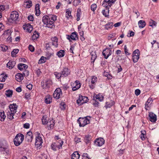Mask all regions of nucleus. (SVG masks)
Wrapping results in <instances>:
<instances>
[{
  "label": "nucleus",
  "mask_w": 159,
  "mask_h": 159,
  "mask_svg": "<svg viewBox=\"0 0 159 159\" xmlns=\"http://www.w3.org/2000/svg\"><path fill=\"white\" fill-rule=\"evenodd\" d=\"M11 30L10 29H8L7 30H5L4 33L3 34V36L5 38L8 37V36H10L11 35Z\"/></svg>",
  "instance_id": "26"
},
{
  "label": "nucleus",
  "mask_w": 159,
  "mask_h": 159,
  "mask_svg": "<svg viewBox=\"0 0 159 159\" xmlns=\"http://www.w3.org/2000/svg\"><path fill=\"white\" fill-rule=\"evenodd\" d=\"M153 101V100L151 98H149L147 101L145 103V109L147 110H148V108L149 107V106H150L151 104L152 103Z\"/></svg>",
  "instance_id": "22"
},
{
  "label": "nucleus",
  "mask_w": 159,
  "mask_h": 159,
  "mask_svg": "<svg viewBox=\"0 0 159 159\" xmlns=\"http://www.w3.org/2000/svg\"><path fill=\"white\" fill-rule=\"evenodd\" d=\"M54 74L55 75L56 77L58 79H59L61 77H63L61 73H58L57 72H54Z\"/></svg>",
  "instance_id": "42"
},
{
  "label": "nucleus",
  "mask_w": 159,
  "mask_h": 159,
  "mask_svg": "<svg viewBox=\"0 0 159 159\" xmlns=\"http://www.w3.org/2000/svg\"><path fill=\"white\" fill-rule=\"evenodd\" d=\"M105 141L102 138H99L96 139L94 141L95 144L98 146H101L104 143Z\"/></svg>",
  "instance_id": "10"
},
{
  "label": "nucleus",
  "mask_w": 159,
  "mask_h": 159,
  "mask_svg": "<svg viewBox=\"0 0 159 159\" xmlns=\"http://www.w3.org/2000/svg\"><path fill=\"white\" fill-rule=\"evenodd\" d=\"M149 120L152 122H155L157 120V116L152 112L149 113Z\"/></svg>",
  "instance_id": "14"
},
{
  "label": "nucleus",
  "mask_w": 159,
  "mask_h": 159,
  "mask_svg": "<svg viewBox=\"0 0 159 159\" xmlns=\"http://www.w3.org/2000/svg\"><path fill=\"white\" fill-rule=\"evenodd\" d=\"M28 19L30 21H33L34 19V17L32 15H30L28 16Z\"/></svg>",
  "instance_id": "62"
},
{
  "label": "nucleus",
  "mask_w": 159,
  "mask_h": 159,
  "mask_svg": "<svg viewBox=\"0 0 159 159\" xmlns=\"http://www.w3.org/2000/svg\"><path fill=\"white\" fill-rule=\"evenodd\" d=\"M24 138V136L23 134H17L14 139V142L15 145L18 146L22 143Z\"/></svg>",
  "instance_id": "3"
},
{
  "label": "nucleus",
  "mask_w": 159,
  "mask_h": 159,
  "mask_svg": "<svg viewBox=\"0 0 159 159\" xmlns=\"http://www.w3.org/2000/svg\"><path fill=\"white\" fill-rule=\"evenodd\" d=\"M39 135L40 134L39 133L38 137H36L35 145L37 146V147L40 146L43 143L42 138L39 136Z\"/></svg>",
  "instance_id": "13"
},
{
  "label": "nucleus",
  "mask_w": 159,
  "mask_h": 159,
  "mask_svg": "<svg viewBox=\"0 0 159 159\" xmlns=\"http://www.w3.org/2000/svg\"><path fill=\"white\" fill-rule=\"evenodd\" d=\"M1 50L3 51H6L8 49V47L6 46H2L1 47Z\"/></svg>",
  "instance_id": "55"
},
{
  "label": "nucleus",
  "mask_w": 159,
  "mask_h": 159,
  "mask_svg": "<svg viewBox=\"0 0 159 159\" xmlns=\"http://www.w3.org/2000/svg\"><path fill=\"white\" fill-rule=\"evenodd\" d=\"M81 86V84L78 80H76L73 84V86L72 87V90L75 91L79 89Z\"/></svg>",
  "instance_id": "15"
},
{
  "label": "nucleus",
  "mask_w": 159,
  "mask_h": 159,
  "mask_svg": "<svg viewBox=\"0 0 159 159\" xmlns=\"http://www.w3.org/2000/svg\"><path fill=\"white\" fill-rule=\"evenodd\" d=\"M65 51L64 50H61L57 53V55L59 57H62L64 56Z\"/></svg>",
  "instance_id": "31"
},
{
  "label": "nucleus",
  "mask_w": 159,
  "mask_h": 159,
  "mask_svg": "<svg viewBox=\"0 0 159 159\" xmlns=\"http://www.w3.org/2000/svg\"><path fill=\"white\" fill-rule=\"evenodd\" d=\"M39 33L38 31H35L34 32L32 36V39L34 40L36 39L39 37Z\"/></svg>",
  "instance_id": "34"
},
{
  "label": "nucleus",
  "mask_w": 159,
  "mask_h": 159,
  "mask_svg": "<svg viewBox=\"0 0 159 159\" xmlns=\"http://www.w3.org/2000/svg\"><path fill=\"white\" fill-rule=\"evenodd\" d=\"M84 140L86 143L87 144L90 143L92 139V137L89 135H85L84 137Z\"/></svg>",
  "instance_id": "28"
},
{
  "label": "nucleus",
  "mask_w": 159,
  "mask_h": 159,
  "mask_svg": "<svg viewBox=\"0 0 159 159\" xmlns=\"http://www.w3.org/2000/svg\"><path fill=\"white\" fill-rule=\"evenodd\" d=\"M94 54H91V60L93 61V62L94 63L95 60L96 59V57H97V55L95 53H94Z\"/></svg>",
  "instance_id": "49"
},
{
  "label": "nucleus",
  "mask_w": 159,
  "mask_h": 159,
  "mask_svg": "<svg viewBox=\"0 0 159 159\" xmlns=\"http://www.w3.org/2000/svg\"><path fill=\"white\" fill-rule=\"evenodd\" d=\"M115 35V33H112L111 34H110L108 37V39L109 40H110L112 38L114 37Z\"/></svg>",
  "instance_id": "59"
},
{
  "label": "nucleus",
  "mask_w": 159,
  "mask_h": 159,
  "mask_svg": "<svg viewBox=\"0 0 159 159\" xmlns=\"http://www.w3.org/2000/svg\"><path fill=\"white\" fill-rule=\"evenodd\" d=\"M5 94L7 97H11L13 94V91L11 90H8L6 91Z\"/></svg>",
  "instance_id": "38"
},
{
  "label": "nucleus",
  "mask_w": 159,
  "mask_h": 159,
  "mask_svg": "<svg viewBox=\"0 0 159 159\" xmlns=\"http://www.w3.org/2000/svg\"><path fill=\"white\" fill-rule=\"evenodd\" d=\"M97 81V78L95 76H93L92 77L91 83L92 84H95Z\"/></svg>",
  "instance_id": "52"
},
{
  "label": "nucleus",
  "mask_w": 159,
  "mask_h": 159,
  "mask_svg": "<svg viewBox=\"0 0 159 159\" xmlns=\"http://www.w3.org/2000/svg\"><path fill=\"white\" fill-rule=\"evenodd\" d=\"M16 79L18 82H20L23 79V75L20 73H17L15 76Z\"/></svg>",
  "instance_id": "23"
},
{
  "label": "nucleus",
  "mask_w": 159,
  "mask_h": 159,
  "mask_svg": "<svg viewBox=\"0 0 159 159\" xmlns=\"http://www.w3.org/2000/svg\"><path fill=\"white\" fill-rule=\"evenodd\" d=\"M113 23L112 22L108 23L105 25V28L106 30L111 29L113 27Z\"/></svg>",
  "instance_id": "37"
},
{
  "label": "nucleus",
  "mask_w": 159,
  "mask_h": 159,
  "mask_svg": "<svg viewBox=\"0 0 159 159\" xmlns=\"http://www.w3.org/2000/svg\"><path fill=\"white\" fill-rule=\"evenodd\" d=\"M106 9L105 10H103L102 11V13L106 17H108L109 16V8L107 7H105Z\"/></svg>",
  "instance_id": "24"
},
{
  "label": "nucleus",
  "mask_w": 159,
  "mask_h": 159,
  "mask_svg": "<svg viewBox=\"0 0 159 159\" xmlns=\"http://www.w3.org/2000/svg\"><path fill=\"white\" fill-rule=\"evenodd\" d=\"M51 40L52 41V42H57L58 41V39L56 37H54L52 38H51Z\"/></svg>",
  "instance_id": "64"
},
{
  "label": "nucleus",
  "mask_w": 159,
  "mask_h": 159,
  "mask_svg": "<svg viewBox=\"0 0 159 159\" xmlns=\"http://www.w3.org/2000/svg\"><path fill=\"white\" fill-rule=\"evenodd\" d=\"M52 84V82L51 80H48L45 81L44 84L42 85L43 88H50Z\"/></svg>",
  "instance_id": "21"
},
{
  "label": "nucleus",
  "mask_w": 159,
  "mask_h": 159,
  "mask_svg": "<svg viewBox=\"0 0 159 159\" xmlns=\"http://www.w3.org/2000/svg\"><path fill=\"white\" fill-rule=\"evenodd\" d=\"M17 108V106L16 103L11 104L9 106L10 111L13 113H16V110Z\"/></svg>",
  "instance_id": "16"
},
{
  "label": "nucleus",
  "mask_w": 159,
  "mask_h": 159,
  "mask_svg": "<svg viewBox=\"0 0 159 159\" xmlns=\"http://www.w3.org/2000/svg\"><path fill=\"white\" fill-rule=\"evenodd\" d=\"M139 56L138 55H134V56H132L133 60L134 62L136 63L138 61L139 58Z\"/></svg>",
  "instance_id": "44"
},
{
  "label": "nucleus",
  "mask_w": 159,
  "mask_h": 159,
  "mask_svg": "<svg viewBox=\"0 0 159 159\" xmlns=\"http://www.w3.org/2000/svg\"><path fill=\"white\" fill-rule=\"evenodd\" d=\"M63 144V141L62 140H61L60 142L56 141L51 144V148L53 150L55 151L57 150V148L59 149L61 148Z\"/></svg>",
  "instance_id": "5"
},
{
  "label": "nucleus",
  "mask_w": 159,
  "mask_h": 159,
  "mask_svg": "<svg viewBox=\"0 0 159 159\" xmlns=\"http://www.w3.org/2000/svg\"><path fill=\"white\" fill-rule=\"evenodd\" d=\"M111 50L109 48H106L104 49L102 52L103 56H104V58L107 59L111 54Z\"/></svg>",
  "instance_id": "7"
},
{
  "label": "nucleus",
  "mask_w": 159,
  "mask_h": 159,
  "mask_svg": "<svg viewBox=\"0 0 159 159\" xmlns=\"http://www.w3.org/2000/svg\"><path fill=\"white\" fill-rule=\"evenodd\" d=\"M77 35V33L76 32H74L72 33L70 35H66V38L69 40L70 41H71V39L76 40L77 39H78Z\"/></svg>",
  "instance_id": "9"
},
{
  "label": "nucleus",
  "mask_w": 159,
  "mask_h": 159,
  "mask_svg": "<svg viewBox=\"0 0 159 159\" xmlns=\"http://www.w3.org/2000/svg\"><path fill=\"white\" fill-rule=\"evenodd\" d=\"M29 72L27 70H25L24 72L23 73V75H24L25 76H27L29 75Z\"/></svg>",
  "instance_id": "61"
},
{
  "label": "nucleus",
  "mask_w": 159,
  "mask_h": 159,
  "mask_svg": "<svg viewBox=\"0 0 159 159\" xmlns=\"http://www.w3.org/2000/svg\"><path fill=\"white\" fill-rule=\"evenodd\" d=\"M29 50L32 52L34 51V47L31 45H30L29 46Z\"/></svg>",
  "instance_id": "57"
},
{
  "label": "nucleus",
  "mask_w": 159,
  "mask_h": 159,
  "mask_svg": "<svg viewBox=\"0 0 159 159\" xmlns=\"http://www.w3.org/2000/svg\"><path fill=\"white\" fill-rule=\"evenodd\" d=\"M157 23L156 21H154L153 20L151 19L149 22V25L150 26L153 27L154 26H156V25Z\"/></svg>",
  "instance_id": "43"
},
{
  "label": "nucleus",
  "mask_w": 159,
  "mask_h": 159,
  "mask_svg": "<svg viewBox=\"0 0 159 159\" xmlns=\"http://www.w3.org/2000/svg\"><path fill=\"white\" fill-rule=\"evenodd\" d=\"M97 8V5L96 4H92L91 6V9L93 11H94Z\"/></svg>",
  "instance_id": "51"
},
{
  "label": "nucleus",
  "mask_w": 159,
  "mask_h": 159,
  "mask_svg": "<svg viewBox=\"0 0 159 159\" xmlns=\"http://www.w3.org/2000/svg\"><path fill=\"white\" fill-rule=\"evenodd\" d=\"M141 135L140 137L142 140H144L145 139L146 137V132L144 130H142L141 131Z\"/></svg>",
  "instance_id": "35"
},
{
  "label": "nucleus",
  "mask_w": 159,
  "mask_h": 159,
  "mask_svg": "<svg viewBox=\"0 0 159 159\" xmlns=\"http://www.w3.org/2000/svg\"><path fill=\"white\" fill-rule=\"evenodd\" d=\"M140 93V90L139 89H136L135 91V94L137 96L139 95Z\"/></svg>",
  "instance_id": "60"
},
{
  "label": "nucleus",
  "mask_w": 159,
  "mask_h": 159,
  "mask_svg": "<svg viewBox=\"0 0 159 159\" xmlns=\"http://www.w3.org/2000/svg\"><path fill=\"white\" fill-rule=\"evenodd\" d=\"M81 2V0H74L73 1L74 5L75 6H77Z\"/></svg>",
  "instance_id": "47"
},
{
  "label": "nucleus",
  "mask_w": 159,
  "mask_h": 159,
  "mask_svg": "<svg viewBox=\"0 0 159 159\" xmlns=\"http://www.w3.org/2000/svg\"><path fill=\"white\" fill-rule=\"evenodd\" d=\"M54 120H50L49 122H48L46 118L44 116H43L42 119V124L43 125H46L48 124V130H50L52 129L54 126L55 123H54Z\"/></svg>",
  "instance_id": "4"
},
{
  "label": "nucleus",
  "mask_w": 159,
  "mask_h": 159,
  "mask_svg": "<svg viewBox=\"0 0 159 159\" xmlns=\"http://www.w3.org/2000/svg\"><path fill=\"white\" fill-rule=\"evenodd\" d=\"M79 98H80L82 100V104H83L84 103H86L87 101V99L88 98L85 96H82L81 95H79Z\"/></svg>",
  "instance_id": "39"
},
{
  "label": "nucleus",
  "mask_w": 159,
  "mask_h": 159,
  "mask_svg": "<svg viewBox=\"0 0 159 159\" xmlns=\"http://www.w3.org/2000/svg\"><path fill=\"white\" fill-rule=\"evenodd\" d=\"M28 67V65L23 63H20L17 66L18 69L21 71L23 70H25Z\"/></svg>",
  "instance_id": "20"
},
{
  "label": "nucleus",
  "mask_w": 159,
  "mask_h": 159,
  "mask_svg": "<svg viewBox=\"0 0 159 159\" xmlns=\"http://www.w3.org/2000/svg\"><path fill=\"white\" fill-rule=\"evenodd\" d=\"M112 106V104H111L109 103L108 102H106V105L105 106V107L107 108H110Z\"/></svg>",
  "instance_id": "58"
},
{
  "label": "nucleus",
  "mask_w": 159,
  "mask_h": 159,
  "mask_svg": "<svg viewBox=\"0 0 159 159\" xmlns=\"http://www.w3.org/2000/svg\"><path fill=\"white\" fill-rule=\"evenodd\" d=\"M16 64V62L14 61H9L7 64V66L10 69H12Z\"/></svg>",
  "instance_id": "19"
},
{
  "label": "nucleus",
  "mask_w": 159,
  "mask_h": 159,
  "mask_svg": "<svg viewBox=\"0 0 159 159\" xmlns=\"http://www.w3.org/2000/svg\"><path fill=\"white\" fill-rule=\"evenodd\" d=\"M30 125L29 123H26L24 125V127L26 129H28L30 128Z\"/></svg>",
  "instance_id": "63"
},
{
  "label": "nucleus",
  "mask_w": 159,
  "mask_h": 159,
  "mask_svg": "<svg viewBox=\"0 0 159 159\" xmlns=\"http://www.w3.org/2000/svg\"><path fill=\"white\" fill-rule=\"evenodd\" d=\"M19 51L18 49H14L11 52V56L13 57L15 56L16 55L17 53Z\"/></svg>",
  "instance_id": "45"
},
{
  "label": "nucleus",
  "mask_w": 159,
  "mask_h": 159,
  "mask_svg": "<svg viewBox=\"0 0 159 159\" xmlns=\"http://www.w3.org/2000/svg\"><path fill=\"white\" fill-rule=\"evenodd\" d=\"M49 18L52 21H53V23H54V21L57 20V16L55 15H50L48 16Z\"/></svg>",
  "instance_id": "40"
},
{
  "label": "nucleus",
  "mask_w": 159,
  "mask_h": 159,
  "mask_svg": "<svg viewBox=\"0 0 159 159\" xmlns=\"http://www.w3.org/2000/svg\"><path fill=\"white\" fill-rule=\"evenodd\" d=\"M52 99L51 96L49 95H48L45 97V102L47 104H50L52 102Z\"/></svg>",
  "instance_id": "27"
},
{
  "label": "nucleus",
  "mask_w": 159,
  "mask_h": 159,
  "mask_svg": "<svg viewBox=\"0 0 159 159\" xmlns=\"http://www.w3.org/2000/svg\"><path fill=\"white\" fill-rule=\"evenodd\" d=\"M63 77H66L70 74V70L67 68H64L61 72Z\"/></svg>",
  "instance_id": "17"
},
{
  "label": "nucleus",
  "mask_w": 159,
  "mask_h": 159,
  "mask_svg": "<svg viewBox=\"0 0 159 159\" xmlns=\"http://www.w3.org/2000/svg\"><path fill=\"white\" fill-rule=\"evenodd\" d=\"M66 16L67 18H69L70 17H72V16L71 15V11L69 9L66 10Z\"/></svg>",
  "instance_id": "41"
},
{
  "label": "nucleus",
  "mask_w": 159,
  "mask_h": 159,
  "mask_svg": "<svg viewBox=\"0 0 159 159\" xmlns=\"http://www.w3.org/2000/svg\"><path fill=\"white\" fill-rule=\"evenodd\" d=\"M140 54V52L139 49H137L135 50L133 52L132 56L134 55H138L139 56Z\"/></svg>",
  "instance_id": "48"
},
{
  "label": "nucleus",
  "mask_w": 159,
  "mask_h": 159,
  "mask_svg": "<svg viewBox=\"0 0 159 159\" xmlns=\"http://www.w3.org/2000/svg\"><path fill=\"white\" fill-rule=\"evenodd\" d=\"M30 95L29 93H26L25 94V98L27 99L30 98Z\"/></svg>",
  "instance_id": "56"
},
{
  "label": "nucleus",
  "mask_w": 159,
  "mask_h": 159,
  "mask_svg": "<svg viewBox=\"0 0 159 159\" xmlns=\"http://www.w3.org/2000/svg\"><path fill=\"white\" fill-rule=\"evenodd\" d=\"M33 138L32 132L30 131L27 132L25 137V140L29 143H31Z\"/></svg>",
  "instance_id": "11"
},
{
  "label": "nucleus",
  "mask_w": 159,
  "mask_h": 159,
  "mask_svg": "<svg viewBox=\"0 0 159 159\" xmlns=\"http://www.w3.org/2000/svg\"><path fill=\"white\" fill-rule=\"evenodd\" d=\"M45 62V58L43 57H42L39 61V64L44 63Z\"/></svg>",
  "instance_id": "50"
},
{
  "label": "nucleus",
  "mask_w": 159,
  "mask_h": 159,
  "mask_svg": "<svg viewBox=\"0 0 159 159\" xmlns=\"http://www.w3.org/2000/svg\"><path fill=\"white\" fill-rule=\"evenodd\" d=\"M23 28L24 30H26L29 32H30L33 29L32 26L29 24L24 25H23Z\"/></svg>",
  "instance_id": "18"
},
{
  "label": "nucleus",
  "mask_w": 159,
  "mask_h": 159,
  "mask_svg": "<svg viewBox=\"0 0 159 159\" xmlns=\"http://www.w3.org/2000/svg\"><path fill=\"white\" fill-rule=\"evenodd\" d=\"M42 20L44 24L45 25L46 27L51 29L54 28L55 25L53 23V21L50 20L48 16L47 15L44 16L42 18Z\"/></svg>",
  "instance_id": "1"
},
{
  "label": "nucleus",
  "mask_w": 159,
  "mask_h": 159,
  "mask_svg": "<svg viewBox=\"0 0 159 159\" xmlns=\"http://www.w3.org/2000/svg\"><path fill=\"white\" fill-rule=\"evenodd\" d=\"M6 117L4 111L0 110V120L1 121H3Z\"/></svg>",
  "instance_id": "33"
},
{
  "label": "nucleus",
  "mask_w": 159,
  "mask_h": 159,
  "mask_svg": "<svg viewBox=\"0 0 159 159\" xmlns=\"http://www.w3.org/2000/svg\"><path fill=\"white\" fill-rule=\"evenodd\" d=\"M80 155L77 151L75 152L71 155V159H79Z\"/></svg>",
  "instance_id": "25"
},
{
  "label": "nucleus",
  "mask_w": 159,
  "mask_h": 159,
  "mask_svg": "<svg viewBox=\"0 0 159 159\" xmlns=\"http://www.w3.org/2000/svg\"><path fill=\"white\" fill-rule=\"evenodd\" d=\"M25 3L26 8H29L32 6V4L31 0H25Z\"/></svg>",
  "instance_id": "29"
},
{
  "label": "nucleus",
  "mask_w": 159,
  "mask_h": 159,
  "mask_svg": "<svg viewBox=\"0 0 159 159\" xmlns=\"http://www.w3.org/2000/svg\"><path fill=\"white\" fill-rule=\"evenodd\" d=\"M138 25H139V27L140 28H142L144 27L146 25L145 22L143 20H140L138 22Z\"/></svg>",
  "instance_id": "30"
},
{
  "label": "nucleus",
  "mask_w": 159,
  "mask_h": 159,
  "mask_svg": "<svg viewBox=\"0 0 159 159\" xmlns=\"http://www.w3.org/2000/svg\"><path fill=\"white\" fill-rule=\"evenodd\" d=\"M7 75H4L3 74H2L1 75V77H0V81L1 82H4L5 81V77H7Z\"/></svg>",
  "instance_id": "46"
},
{
  "label": "nucleus",
  "mask_w": 159,
  "mask_h": 159,
  "mask_svg": "<svg viewBox=\"0 0 159 159\" xmlns=\"http://www.w3.org/2000/svg\"><path fill=\"white\" fill-rule=\"evenodd\" d=\"M15 113H13V112L8 111L7 112V118L10 120H12L14 118L13 116L14 115Z\"/></svg>",
  "instance_id": "32"
},
{
  "label": "nucleus",
  "mask_w": 159,
  "mask_h": 159,
  "mask_svg": "<svg viewBox=\"0 0 159 159\" xmlns=\"http://www.w3.org/2000/svg\"><path fill=\"white\" fill-rule=\"evenodd\" d=\"M90 116H87L84 117H80L78 120V122L80 127H84L86 125L90 123Z\"/></svg>",
  "instance_id": "2"
},
{
  "label": "nucleus",
  "mask_w": 159,
  "mask_h": 159,
  "mask_svg": "<svg viewBox=\"0 0 159 159\" xmlns=\"http://www.w3.org/2000/svg\"><path fill=\"white\" fill-rule=\"evenodd\" d=\"M18 12L17 11H13L11 14L10 17L12 21H15L18 18Z\"/></svg>",
  "instance_id": "12"
},
{
  "label": "nucleus",
  "mask_w": 159,
  "mask_h": 159,
  "mask_svg": "<svg viewBox=\"0 0 159 159\" xmlns=\"http://www.w3.org/2000/svg\"><path fill=\"white\" fill-rule=\"evenodd\" d=\"M116 0H104L102 6L105 7H111Z\"/></svg>",
  "instance_id": "8"
},
{
  "label": "nucleus",
  "mask_w": 159,
  "mask_h": 159,
  "mask_svg": "<svg viewBox=\"0 0 159 159\" xmlns=\"http://www.w3.org/2000/svg\"><path fill=\"white\" fill-rule=\"evenodd\" d=\"M81 14V10L80 8H78L77 11L76 13V17H77V20L79 21L80 20V16Z\"/></svg>",
  "instance_id": "36"
},
{
  "label": "nucleus",
  "mask_w": 159,
  "mask_h": 159,
  "mask_svg": "<svg viewBox=\"0 0 159 159\" xmlns=\"http://www.w3.org/2000/svg\"><path fill=\"white\" fill-rule=\"evenodd\" d=\"M46 53L47 58L48 59H49L51 56L53 55V53H52L49 52H47Z\"/></svg>",
  "instance_id": "54"
},
{
  "label": "nucleus",
  "mask_w": 159,
  "mask_h": 159,
  "mask_svg": "<svg viewBox=\"0 0 159 159\" xmlns=\"http://www.w3.org/2000/svg\"><path fill=\"white\" fill-rule=\"evenodd\" d=\"M125 52L126 55H129L130 53L128 52V49H127L126 45H125L124 47Z\"/></svg>",
  "instance_id": "53"
},
{
  "label": "nucleus",
  "mask_w": 159,
  "mask_h": 159,
  "mask_svg": "<svg viewBox=\"0 0 159 159\" xmlns=\"http://www.w3.org/2000/svg\"><path fill=\"white\" fill-rule=\"evenodd\" d=\"M62 95V93L61 89L58 88L56 89L54 91L53 94V96L55 98L58 99L61 98Z\"/></svg>",
  "instance_id": "6"
}]
</instances>
